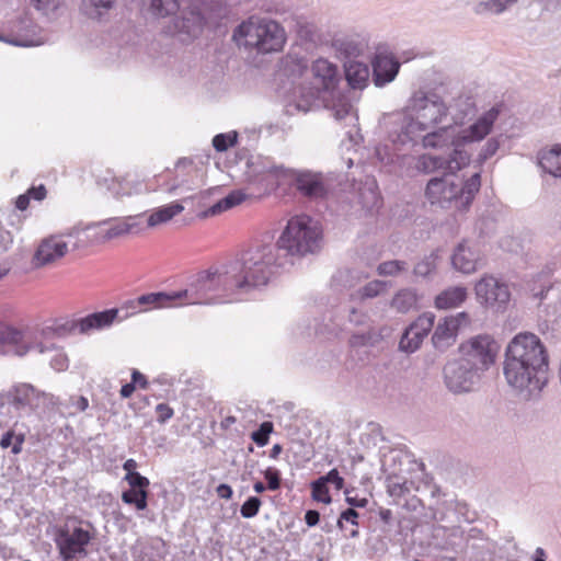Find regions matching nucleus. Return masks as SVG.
I'll return each mask as SVG.
<instances>
[{"label": "nucleus", "instance_id": "f257e3e1", "mask_svg": "<svg viewBox=\"0 0 561 561\" xmlns=\"http://www.w3.org/2000/svg\"><path fill=\"white\" fill-rule=\"evenodd\" d=\"M321 242L322 231L309 216L293 217L276 242L267 234L253 242L239 260L229 263L236 272L239 290L249 293L266 286L280 268L294 264L293 257L319 252Z\"/></svg>", "mask_w": 561, "mask_h": 561}, {"label": "nucleus", "instance_id": "f03ea898", "mask_svg": "<svg viewBox=\"0 0 561 561\" xmlns=\"http://www.w3.org/2000/svg\"><path fill=\"white\" fill-rule=\"evenodd\" d=\"M448 115V107L435 92L419 90L410 98L405 112L392 116L389 139L397 146L415 140L421 131L434 128Z\"/></svg>", "mask_w": 561, "mask_h": 561}, {"label": "nucleus", "instance_id": "7ed1b4c3", "mask_svg": "<svg viewBox=\"0 0 561 561\" xmlns=\"http://www.w3.org/2000/svg\"><path fill=\"white\" fill-rule=\"evenodd\" d=\"M181 300L186 299L187 305H210L217 302L221 296H231L241 293L230 264L222 270L210 267L201 271L190 278L187 287L180 289Z\"/></svg>", "mask_w": 561, "mask_h": 561}, {"label": "nucleus", "instance_id": "20e7f679", "mask_svg": "<svg viewBox=\"0 0 561 561\" xmlns=\"http://www.w3.org/2000/svg\"><path fill=\"white\" fill-rule=\"evenodd\" d=\"M232 41L236 45L257 54L276 53L283 49L286 34L283 26L273 20L253 21L250 18L233 30Z\"/></svg>", "mask_w": 561, "mask_h": 561}, {"label": "nucleus", "instance_id": "39448f33", "mask_svg": "<svg viewBox=\"0 0 561 561\" xmlns=\"http://www.w3.org/2000/svg\"><path fill=\"white\" fill-rule=\"evenodd\" d=\"M94 539L95 529L90 522L69 518L55 528L54 541L61 561L85 559L90 553L89 546Z\"/></svg>", "mask_w": 561, "mask_h": 561}, {"label": "nucleus", "instance_id": "423d86ee", "mask_svg": "<svg viewBox=\"0 0 561 561\" xmlns=\"http://www.w3.org/2000/svg\"><path fill=\"white\" fill-rule=\"evenodd\" d=\"M503 370L507 383L526 391L528 398L539 394L549 381V366L540 365L533 369L527 363L505 359Z\"/></svg>", "mask_w": 561, "mask_h": 561}, {"label": "nucleus", "instance_id": "0eeeda50", "mask_svg": "<svg viewBox=\"0 0 561 561\" xmlns=\"http://www.w3.org/2000/svg\"><path fill=\"white\" fill-rule=\"evenodd\" d=\"M505 359L527 363L533 369L549 366V355L541 340L534 333L520 332L507 344Z\"/></svg>", "mask_w": 561, "mask_h": 561}, {"label": "nucleus", "instance_id": "6e6552de", "mask_svg": "<svg viewBox=\"0 0 561 561\" xmlns=\"http://www.w3.org/2000/svg\"><path fill=\"white\" fill-rule=\"evenodd\" d=\"M497 348L499 345L494 339L488 334H479L460 344L459 359L468 363L482 376L495 363Z\"/></svg>", "mask_w": 561, "mask_h": 561}, {"label": "nucleus", "instance_id": "1a4fd4ad", "mask_svg": "<svg viewBox=\"0 0 561 561\" xmlns=\"http://www.w3.org/2000/svg\"><path fill=\"white\" fill-rule=\"evenodd\" d=\"M478 302L496 312H504L511 301L508 285L492 275H484L474 286Z\"/></svg>", "mask_w": 561, "mask_h": 561}, {"label": "nucleus", "instance_id": "9d476101", "mask_svg": "<svg viewBox=\"0 0 561 561\" xmlns=\"http://www.w3.org/2000/svg\"><path fill=\"white\" fill-rule=\"evenodd\" d=\"M443 377L446 388L455 394L472 391L481 379V376L468 363H463L459 358L445 364Z\"/></svg>", "mask_w": 561, "mask_h": 561}, {"label": "nucleus", "instance_id": "9b49d317", "mask_svg": "<svg viewBox=\"0 0 561 561\" xmlns=\"http://www.w3.org/2000/svg\"><path fill=\"white\" fill-rule=\"evenodd\" d=\"M471 162V157L468 151H459L454 150L448 153V156H436L424 153L421 154L417 160L415 168L417 171L423 172L425 174H430L439 170L444 172L455 174L457 171L469 165Z\"/></svg>", "mask_w": 561, "mask_h": 561}, {"label": "nucleus", "instance_id": "f8f14e48", "mask_svg": "<svg viewBox=\"0 0 561 561\" xmlns=\"http://www.w3.org/2000/svg\"><path fill=\"white\" fill-rule=\"evenodd\" d=\"M0 346L2 355H16L20 357L26 355L33 348L37 350L38 353L56 350L53 343L49 345L42 342L27 343L21 330L2 321H0Z\"/></svg>", "mask_w": 561, "mask_h": 561}, {"label": "nucleus", "instance_id": "ddd939ff", "mask_svg": "<svg viewBox=\"0 0 561 561\" xmlns=\"http://www.w3.org/2000/svg\"><path fill=\"white\" fill-rule=\"evenodd\" d=\"M188 10L182 11L173 19L174 33L181 36L182 42L196 38L203 31L206 19L203 13L204 0H188Z\"/></svg>", "mask_w": 561, "mask_h": 561}, {"label": "nucleus", "instance_id": "4468645a", "mask_svg": "<svg viewBox=\"0 0 561 561\" xmlns=\"http://www.w3.org/2000/svg\"><path fill=\"white\" fill-rule=\"evenodd\" d=\"M286 179H290L297 192L308 199H324L329 195V186L320 172L289 169Z\"/></svg>", "mask_w": 561, "mask_h": 561}, {"label": "nucleus", "instance_id": "2eb2a0df", "mask_svg": "<svg viewBox=\"0 0 561 561\" xmlns=\"http://www.w3.org/2000/svg\"><path fill=\"white\" fill-rule=\"evenodd\" d=\"M503 103L493 105L489 111L484 112L473 124L461 133H456L457 142L456 149L459 151H466L465 146L467 144L480 141L484 139L492 130L494 123L499 118Z\"/></svg>", "mask_w": 561, "mask_h": 561}, {"label": "nucleus", "instance_id": "dca6fc26", "mask_svg": "<svg viewBox=\"0 0 561 561\" xmlns=\"http://www.w3.org/2000/svg\"><path fill=\"white\" fill-rule=\"evenodd\" d=\"M456 129L450 125L431 128L426 131H421L415 140H410L408 145L403 147H415L421 145L424 149H443L449 146L456 149Z\"/></svg>", "mask_w": 561, "mask_h": 561}, {"label": "nucleus", "instance_id": "f3484780", "mask_svg": "<svg viewBox=\"0 0 561 561\" xmlns=\"http://www.w3.org/2000/svg\"><path fill=\"white\" fill-rule=\"evenodd\" d=\"M38 392L31 383H18L8 391L0 393V410L5 405L12 407L20 412L25 409H32Z\"/></svg>", "mask_w": 561, "mask_h": 561}, {"label": "nucleus", "instance_id": "a211bd4d", "mask_svg": "<svg viewBox=\"0 0 561 561\" xmlns=\"http://www.w3.org/2000/svg\"><path fill=\"white\" fill-rule=\"evenodd\" d=\"M371 81L377 88L392 82L399 73L401 64L392 55L375 54L371 61Z\"/></svg>", "mask_w": 561, "mask_h": 561}, {"label": "nucleus", "instance_id": "6ab92c4d", "mask_svg": "<svg viewBox=\"0 0 561 561\" xmlns=\"http://www.w3.org/2000/svg\"><path fill=\"white\" fill-rule=\"evenodd\" d=\"M450 173L444 172L442 176H433L425 187V196L432 204L450 203L456 199V182L450 180Z\"/></svg>", "mask_w": 561, "mask_h": 561}, {"label": "nucleus", "instance_id": "aec40b11", "mask_svg": "<svg viewBox=\"0 0 561 561\" xmlns=\"http://www.w3.org/2000/svg\"><path fill=\"white\" fill-rule=\"evenodd\" d=\"M311 73L314 79V85L320 91H333L340 82V73L337 66L324 58L314 60L311 65Z\"/></svg>", "mask_w": 561, "mask_h": 561}, {"label": "nucleus", "instance_id": "412c9836", "mask_svg": "<svg viewBox=\"0 0 561 561\" xmlns=\"http://www.w3.org/2000/svg\"><path fill=\"white\" fill-rule=\"evenodd\" d=\"M248 173L254 178H273V179H286L288 176L289 169L283 164H275L270 158L256 157L251 158L248 161Z\"/></svg>", "mask_w": 561, "mask_h": 561}, {"label": "nucleus", "instance_id": "4be33fe9", "mask_svg": "<svg viewBox=\"0 0 561 561\" xmlns=\"http://www.w3.org/2000/svg\"><path fill=\"white\" fill-rule=\"evenodd\" d=\"M68 250L65 241H57L54 238H47L42 241L34 253V265L42 267L62 257Z\"/></svg>", "mask_w": 561, "mask_h": 561}, {"label": "nucleus", "instance_id": "5701e85b", "mask_svg": "<svg viewBox=\"0 0 561 561\" xmlns=\"http://www.w3.org/2000/svg\"><path fill=\"white\" fill-rule=\"evenodd\" d=\"M119 316L117 308H110L102 311H95L79 318V333L88 334L94 330H102L112 325Z\"/></svg>", "mask_w": 561, "mask_h": 561}, {"label": "nucleus", "instance_id": "b1692460", "mask_svg": "<svg viewBox=\"0 0 561 561\" xmlns=\"http://www.w3.org/2000/svg\"><path fill=\"white\" fill-rule=\"evenodd\" d=\"M180 290L175 291H152L137 297V304H140V310L148 311L157 308L178 306L181 300Z\"/></svg>", "mask_w": 561, "mask_h": 561}, {"label": "nucleus", "instance_id": "393cba45", "mask_svg": "<svg viewBox=\"0 0 561 561\" xmlns=\"http://www.w3.org/2000/svg\"><path fill=\"white\" fill-rule=\"evenodd\" d=\"M450 260L455 270L471 274L477 271L479 255L474 249L467 245L466 241H462L454 250Z\"/></svg>", "mask_w": 561, "mask_h": 561}, {"label": "nucleus", "instance_id": "a878e982", "mask_svg": "<svg viewBox=\"0 0 561 561\" xmlns=\"http://www.w3.org/2000/svg\"><path fill=\"white\" fill-rule=\"evenodd\" d=\"M481 187V173L474 172L468 180L462 183H456V203L461 210H468Z\"/></svg>", "mask_w": 561, "mask_h": 561}, {"label": "nucleus", "instance_id": "bb28decb", "mask_svg": "<svg viewBox=\"0 0 561 561\" xmlns=\"http://www.w3.org/2000/svg\"><path fill=\"white\" fill-rule=\"evenodd\" d=\"M368 277L366 273L357 268L337 270L331 277V288L337 293L351 290Z\"/></svg>", "mask_w": 561, "mask_h": 561}, {"label": "nucleus", "instance_id": "cd10ccee", "mask_svg": "<svg viewBox=\"0 0 561 561\" xmlns=\"http://www.w3.org/2000/svg\"><path fill=\"white\" fill-rule=\"evenodd\" d=\"M320 92L319 87L299 85L294 91L295 100L287 104V112L291 113V107L304 113L311 111L314 105L318 106Z\"/></svg>", "mask_w": 561, "mask_h": 561}, {"label": "nucleus", "instance_id": "c85d7f7f", "mask_svg": "<svg viewBox=\"0 0 561 561\" xmlns=\"http://www.w3.org/2000/svg\"><path fill=\"white\" fill-rule=\"evenodd\" d=\"M344 75L352 89H364L369 80L370 71L366 62L359 60H345Z\"/></svg>", "mask_w": 561, "mask_h": 561}, {"label": "nucleus", "instance_id": "c756f323", "mask_svg": "<svg viewBox=\"0 0 561 561\" xmlns=\"http://www.w3.org/2000/svg\"><path fill=\"white\" fill-rule=\"evenodd\" d=\"M467 298L468 290L465 286H450L435 297L434 305L438 310H448L460 307Z\"/></svg>", "mask_w": 561, "mask_h": 561}, {"label": "nucleus", "instance_id": "7c9ffc66", "mask_svg": "<svg viewBox=\"0 0 561 561\" xmlns=\"http://www.w3.org/2000/svg\"><path fill=\"white\" fill-rule=\"evenodd\" d=\"M115 3L116 0H81L80 11L90 20L106 22Z\"/></svg>", "mask_w": 561, "mask_h": 561}, {"label": "nucleus", "instance_id": "2f4dec72", "mask_svg": "<svg viewBox=\"0 0 561 561\" xmlns=\"http://www.w3.org/2000/svg\"><path fill=\"white\" fill-rule=\"evenodd\" d=\"M457 336L458 330L444 317L435 328L432 343L437 351L444 353L456 343Z\"/></svg>", "mask_w": 561, "mask_h": 561}, {"label": "nucleus", "instance_id": "473e14b6", "mask_svg": "<svg viewBox=\"0 0 561 561\" xmlns=\"http://www.w3.org/2000/svg\"><path fill=\"white\" fill-rule=\"evenodd\" d=\"M247 195L241 190H233L227 196L217 201L214 205L207 209L198 213L201 219L217 216L234 206L240 205L245 201Z\"/></svg>", "mask_w": 561, "mask_h": 561}, {"label": "nucleus", "instance_id": "72a5a7b5", "mask_svg": "<svg viewBox=\"0 0 561 561\" xmlns=\"http://www.w3.org/2000/svg\"><path fill=\"white\" fill-rule=\"evenodd\" d=\"M360 515L356 510L344 508L340 512L335 519V527H337L345 537L357 538L359 536L358 527Z\"/></svg>", "mask_w": 561, "mask_h": 561}, {"label": "nucleus", "instance_id": "f704fd0d", "mask_svg": "<svg viewBox=\"0 0 561 561\" xmlns=\"http://www.w3.org/2000/svg\"><path fill=\"white\" fill-rule=\"evenodd\" d=\"M448 107V113L451 114L453 121L455 124H462L463 121L474 115V102L471 96L468 95H459L456 98Z\"/></svg>", "mask_w": 561, "mask_h": 561}, {"label": "nucleus", "instance_id": "c9c22d12", "mask_svg": "<svg viewBox=\"0 0 561 561\" xmlns=\"http://www.w3.org/2000/svg\"><path fill=\"white\" fill-rule=\"evenodd\" d=\"M538 160L546 173L561 178V146L556 145L550 150L541 152Z\"/></svg>", "mask_w": 561, "mask_h": 561}, {"label": "nucleus", "instance_id": "e433bc0d", "mask_svg": "<svg viewBox=\"0 0 561 561\" xmlns=\"http://www.w3.org/2000/svg\"><path fill=\"white\" fill-rule=\"evenodd\" d=\"M184 206L181 202H173L156 208L147 219L148 227H156L158 225L168 222L174 216L182 213Z\"/></svg>", "mask_w": 561, "mask_h": 561}, {"label": "nucleus", "instance_id": "4c0bfd02", "mask_svg": "<svg viewBox=\"0 0 561 561\" xmlns=\"http://www.w3.org/2000/svg\"><path fill=\"white\" fill-rule=\"evenodd\" d=\"M137 216H127L124 220L114 221L112 226L105 231L103 240H111L122 237L129 232H138L140 230V222Z\"/></svg>", "mask_w": 561, "mask_h": 561}, {"label": "nucleus", "instance_id": "58836bf2", "mask_svg": "<svg viewBox=\"0 0 561 561\" xmlns=\"http://www.w3.org/2000/svg\"><path fill=\"white\" fill-rule=\"evenodd\" d=\"M419 296L415 289L404 288L399 290L392 298L390 306L400 313H407L417 308Z\"/></svg>", "mask_w": 561, "mask_h": 561}, {"label": "nucleus", "instance_id": "ea45409f", "mask_svg": "<svg viewBox=\"0 0 561 561\" xmlns=\"http://www.w3.org/2000/svg\"><path fill=\"white\" fill-rule=\"evenodd\" d=\"M387 493L391 499L390 504L399 505V503L410 495V486L405 479L399 477H388L386 480Z\"/></svg>", "mask_w": 561, "mask_h": 561}, {"label": "nucleus", "instance_id": "a19ab883", "mask_svg": "<svg viewBox=\"0 0 561 561\" xmlns=\"http://www.w3.org/2000/svg\"><path fill=\"white\" fill-rule=\"evenodd\" d=\"M167 553L165 541L158 537L141 549L139 561H161L165 558Z\"/></svg>", "mask_w": 561, "mask_h": 561}, {"label": "nucleus", "instance_id": "79ce46f5", "mask_svg": "<svg viewBox=\"0 0 561 561\" xmlns=\"http://www.w3.org/2000/svg\"><path fill=\"white\" fill-rule=\"evenodd\" d=\"M335 44L337 50L345 57V60H356L366 48V44L356 38L337 39Z\"/></svg>", "mask_w": 561, "mask_h": 561}, {"label": "nucleus", "instance_id": "37998d69", "mask_svg": "<svg viewBox=\"0 0 561 561\" xmlns=\"http://www.w3.org/2000/svg\"><path fill=\"white\" fill-rule=\"evenodd\" d=\"M382 339V331L371 328L366 332L353 333L350 337V344L353 347L376 346Z\"/></svg>", "mask_w": 561, "mask_h": 561}, {"label": "nucleus", "instance_id": "c03bdc74", "mask_svg": "<svg viewBox=\"0 0 561 561\" xmlns=\"http://www.w3.org/2000/svg\"><path fill=\"white\" fill-rule=\"evenodd\" d=\"M449 504L450 500H438L435 505H431L432 518L436 522H445L450 525L456 524V515H454V513H456L455 507Z\"/></svg>", "mask_w": 561, "mask_h": 561}, {"label": "nucleus", "instance_id": "a18cd8bd", "mask_svg": "<svg viewBox=\"0 0 561 561\" xmlns=\"http://www.w3.org/2000/svg\"><path fill=\"white\" fill-rule=\"evenodd\" d=\"M386 289H387L386 282L375 279V280L367 283L363 287L358 288L354 294H351V298L352 299L357 298L360 301H364L366 299H371V298L379 296L380 294L386 291Z\"/></svg>", "mask_w": 561, "mask_h": 561}, {"label": "nucleus", "instance_id": "49530a36", "mask_svg": "<svg viewBox=\"0 0 561 561\" xmlns=\"http://www.w3.org/2000/svg\"><path fill=\"white\" fill-rule=\"evenodd\" d=\"M439 257V249L432 251L428 255H425L420 262H417L413 268V274L417 277H428L435 272L437 260Z\"/></svg>", "mask_w": 561, "mask_h": 561}, {"label": "nucleus", "instance_id": "de8ad7c7", "mask_svg": "<svg viewBox=\"0 0 561 561\" xmlns=\"http://www.w3.org/2000/svg\"><path fill=\"white\" fill-rule=\"evenodd\" d=\"M150 12L159 18L175 14L180 10L179 0H150Z\"/></svg>", "mask_w": 561, "mask_h": 561}, {"label": "nucleus", "instance_id": "09e8293b", "mask_svg": "<svg viewBox=\"0 0 561 561\" xmlns=\"http://www.w3.org/2000/svg\"><path fill=\"white\" fill-rule=\"evenodd\" d=\"M148 495L149 492L126 489L122 492V501L137 511H145L148 506Z\"/></svg>", "mask_w": 561, "mask_h": 561}, {"label": "nucleus", "instance_id": "8fccbe9b", "mask_svg": "<svg viewBox=\"0 0 561 561\" xmlns=\"http://www.w3.org/2000/svg\"><path fill=\"white\" fill-rule=\"evenodd\" d=\"M435 323V314L433 312H424L419 316L408 328L411 333L415 332L421 339H425L431 332Z\"/></svg>", "mask_w": 561, "mask_h": 561}, {"label": "nucleus", "instance_id": "3c124183", "mask_svg": "<svg viewBox=\"0 0 561 561\" xmlns=\"http://www.w3.org/2000/svg\"><path fill=\"white\" fill-rule=\"evenodd\" d=\"M25 442V434L15 433L13 430L4 432L0 439V447L3 449L11 448L13 455H19L22 451V446Z\"/></svg>", "mask_w": 561, "mask_h": 561}, {"label": "nucleus", "instance_id": "603ef678", "mask_svg": "<svg viewBox=\"0 0 561 561\" xmlns=\"http://www.w3.org/2000/svg\"><path fill=\"white\" fill-rule=\"evenodd\" d=\"M517 2V0H488L480 1L474 7V12L477 14H483L485 12H492L500 14L505 11L510 5Z\"/></svg>", "mask_w": 561, "mask_h": 561}, {"label": "nucleus", "instance_id": "864d4df0", "mask_svg": "<svg viewBox=\"0 0 561 561\" xmlns=\"http://www.w3.org/2000/svg\"><path fill=\"white\" fill-rule=\"evenodd\" d=\"M311 491V499L318 503L331 504L332 496L330 494V486L322 481L319 477L312 480L309 484Z\"/></svg>", "mask_w": 561, "mask_h": 561}, {"label": "nucleus", "instance_id": "5fc2aeb1", "mask_svg": "<svg viewBox=\"0 0 561 561\" xmlns=\"http://www.w3.org/2000/svg\"><path fill=\"white\" fill-rule=\"evenodd\" d=\"M358 199L363 208L371 210L379 207L380 195L377 192V185L371 184L359 190Z\"/></svg>", "mask_w": 561, "mask_h": 561}, {"label": "nucleus", "instance_id": "6e6d98bb", "mask_svg": "<svg viewBox=\"0 0 561 561\" xmlns=\"http://www.w3.org/2000/svg\"><path fill=\"white\" fill-rule=\"evenodd\" d=\"M76 331L79 332V319L57 323L54 327H47L43 330V334L48 335L51 332L54 335L61 337L72 334Z\"/></svg>", "mask_w": 561, "mask_h": 561}, {"label": "nucleus", "instance_id": "4d7b16f0", "mask_svg": "<svg viewBox=\"0 0 561 561\" xmlns=\"http://www.w3.org/2000/svg\"><path fill=\"white\" fill-rule=\"evenodd\" d=\"M238 142V133H220L213 138V147L218 152H225Z\"/></svg>", "mask_w": 561, "mask_h": 561}, {"label": "nucleus", "instance_id": "13d9d810", "mask_svg": "<svg viewBox=\"0 0 561 561\" xmlns=\"http://www.w3.org/2000/svg\"><path fill=\"white\" fill-rule=\"evenodd\" d=\"M423 339L415 332L411 333L410 328H407L400 339L399 350L404 353H413L420 348Z\"/></svg>", "mask_w": 561, "mask_h": 561}, {"label": "nucleus", "instance_id": "bf43d9fd", "mask_svg": "<svg viewBox=\"0 0 561 561\" xmlns=\"http://www.w3.org/2000/svg\"><path fill=\"white\" fill-rule=\"evenodd\" d=\"M408 264L400 260H390L380 263L377 267V272L382 276H396L399 273L407 271Z\"/></svg>", "mask_w": 561, "mask_h": 561}, {"label": "nucleus", "instance_id": "052dcab7", "mask_svg": "<svg viewBox=\"0 0 561 561\" xmlns=\"http://www.w3.org/2000/svg\"><path fill=\"white\" fill-rule=\"evenodd\" d=\"M273 432V423L265 421L251 433V439L259 446L263 447L268 444L270 435Z\"/></svg>", "mask_w": 561, "mask_h": 561}, {"label": "nucleus", "instance_id": "680f3d73", "mask_svg": "<svg viewBox=\"0 0 561 561\" xmlns=\"http://www.w3.org/2000/svg\"><path fill=\"white\" fill-rule=\"evenodd\" d=\"M261 506L262 500L259 496H249L241 505L240 514L243 518H253L259 514Z\"/></svg>", "mask_w": 561, "mask_h": 561}, {"label": "nucleus", "instance_id": "e2e57ef3", "mask_svg": "<svg viewBox=\"0 0 561 561\" xmlns=\"http://www.w3.org/2000/svg\"><path fill=\"white\" fill-rule=\"evenodd\" d=\"M450 506L455 507L454 515H456L457 523L467 522L472 523L476 519L474 512L469 510V506L466 502H461L458 500H450Z\"/></svg>", "mask_w": 561, "mask_h": 561}, {"label": "nucleus", "instance_id": "0e129e2a", "mask_svg": "<svg viewBox=\"0 0 561 561\" xmlns=\"http://www.w3.org/2000/svg\"><path fill=\"white\" fill-rule=\"evenodd\" d=\"M546 275H539L537 280H534L528 285V289L531 293L534 298L543 299L546 294L552 289V285L550 282L543 279Z\"/></svg>", "mask_w": 561, "mask_h": 561}, {"label": "nucleus", "instance_id": "69168bd1", "mask_svg": "<svg viewBox=\"0 0 561 561\" xmlns=\"http://www.w3.org/2000/svg\"><path fill=\"white\" fill-rule=\"evenodd\" d=\"M261 473L264 476L267 488L270 491H277L282 486V473L275 467H267L262 470Z\"/></svg>", "mask_w": 561, "mask_h": 561}, {"label": "nucleus", "instance_id": "338daca9", "mask_svg": "<svg viewBox=\"0 0 561 561\" xmlns=\"http://www.w3.org/2000/svg\"><path fill=\"white\" fill-rule=\"evenodd\" d=\"M124 481L128 483V489L149 492L150 481L147 477L142 476L139 472L129 473V476H125Z\"/></svg>", "mask_w": 561, "mask_h": 561}, {"label": "nucleus", "instance_id": "774afa93", "mask_svg": "<svg viewBox=\"0 0 561 561\" xmlns=\"http://www.w3.org/2000/svg\"><path fill=\"white\" fill-rule=\"evenodd\" d=\"M320 478L324 483H327L329 486L332 485L337 491L344 489L345 486V480L336 468L331 469L325 474L320 476Z\"/></svg>", "mask_w": 561, "mask_h": 561}]
</instances>
